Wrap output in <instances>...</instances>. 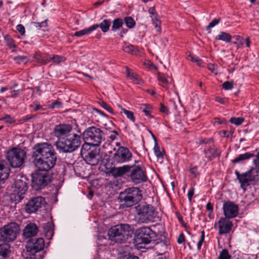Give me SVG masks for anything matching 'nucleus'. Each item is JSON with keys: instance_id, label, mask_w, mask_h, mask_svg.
I'll list each match as a JSON object with an SVG mask.
<instances>
[{"instance_id": "72a5a7b5", "label": "nucleus", "mask_w": 259, "mask_h": 259, "mask_svg": "<svg viewBox=\"0 0 259 259\" xmlns=\"http://www.w3.org/2000/svg\"><path fill=\"white\" fill-rule=\"evenodd\" d=\"M47 21L48 19H46L41 22H33L32 23V24L33 26L36 29H41L43 31H45L47 29L48 27Z\"/></svg>"}, {"instance_id": "2eb2a0df", "label": "nucleus", "mask_w": 259, "mask_h": 259, "mask_svg": "<svg viewBox=\"0 0 259 259\" xmlns=\"http://www.w3.org/2000/svg\"><path fill=\"white\" fill-rule=\"evenodd\" d=\"M72 127L69 124H59L55 126L53 130V135L56 137L57 140H64L65 138L71 133Z\"/></svg>"}, {"instance_id": "f03ea898", "label": "nucleus", "mask_w": 259, "mask_h": 259, "mask_svg": "<svg viewBox=\"0 0 259 259\" xmlns=\"http://www.w3.org/2000/svg\"><path fill=\"white\" fill-rule=\"evenodd\" d=\"M129 172V178L135 184L144 183L148 180L145 169L135 164L124 165L119 167L113 166L108 169V172L114 178L121 177Z\"/></svg>"}, {"instance_id": "6e6d98bb", "label": "nucleus", "mask_w": 259, "mask_h": 259, "mask_svg": "<svg viewBox=\"0 0 259 259\" xmlns=\"http://www.w3.org/2000/svg\"><path fill=\"white\" fill-rule=\"evenodd\" d=\"M189 58L191 61L197 63L199 66L201 65L202 61L198 57L193 55H189Z\"/></svg>"}, {"instance_id": "4c0bfd02", "label": "nucleus", "mask_w": 259, "mask_h": 259, "mask_svg": "<svg viewBox=\"0 0 259 259\" xmlns=\"http://www.w3.org/2000/svg\"><path fill=\"white\" fill-rule=\"evenodd\" d=\"M4 39L6 42V45L10 48H15L16 46L15 44V41L9 35H6L4 36Z\"/></svg>"}, {"instance_id": "a211bd4d", "label": "nucleus", "mask_w": 259, "mask_h": 259, "mask_svg": "<svg viewBox=\"0 0 259 259\" xmlns=\"http://www.w3.org/2000/svg\"><path fill=\"white\" fill-rule=\"evenodd\" d=\"M220 235L229 233L231 230L233 224L229 219L221 218L218 221Z\"/></svg>"}, {"instance_id": "5701e85b", "label": "nucleus", "mask_w": 259, "mask_h": 259, "mask_svg": "<svg viewBox=\"0 0 259 259\" xmlns=\"http://www.w3.org/2000/svg\"><path fill=\"white\" fill-rule=\"evenodd\" d=\"M111 25V22L109 20L104 19L99 24H95L92 25V27H94V30H96L98 28L100 27L102 31L104 33L107 32L109 30V27Z\"/></svg>"}, {"instance_id": "09e8293b", "label": "nucleus", "mask_w": 259, "mask_h": 259, "mask_svg": "<svg viewBox=\"0 0 259 259\" xmlns=\"http://www.w3.org/2000/svg\"><path fill=\"white\" fill-rule=\"evenodd\" d=\"M49 106L50 108L59 109L62 108V104L60 101L56 100L54 102L50 105Z\"/></svg>"}, {"instance_id": "2f4dec72", "label": "nucleus", "mask_w": 259, "mask_h": 259, "mask_svg": "<svg viewBox=\"0 0 259 259\" xmlns=\"http://www.w3.org/2000/svg\"><path fill=\"white\" fill-rule=\"evenodd\" d=\"M34 60L41 65H46V59H45V54H42L39 52H36L34 55Z\"/></svg>"}, {"instance_id": "0e129e2a", "label": "nucleus", "mask_w": 259, "mask_h": 259, "mask_svg": "<svg viewBox=\"0 0 259 259\" xmlns=\"http://www.w3.org/2000/svg\"><path fill=\"white\" fill-rule=\"evenodd\" d=\"M112 134H111L109 138L112 141H113L116 138V137L118 135V134L117 132L115 130L112 131Z\"/></svg>"}, {"instance_id": "dca6fc26", "label": "nucleus", "mask_w": 259, "mask_h": 259, "mask_svg": "<svg viewBox=\"0 0 259 259\" xmlns=\"http://www.w3.org/2000/svg\"><path fill=\"white\" fill-rule=\"evenodd\" d=\"M223 210L225 218L232 219L235 218L238 215L239 208L234 202L227 201L223 203Z\"/></svg>"}, {"instance_id": "f8f14e48", "label": "nucleus", "mask_w": 259, "mask_h": 259, "mask_svg": "<svg viewBox=\"0 0 259 259\" xmlns=\"http://www.w3.org/2000/svg\"><path fill=\"white\" fill-rule=\"evenodd\" d=\"M257 172L258 171L253 167H251L247 172L242 174H240L237 170L235 171L237 179L240 183V187L243 189H245L246 187L249 186L251 182L256 180Z\"/></svg>"}, {"instance_id": "bf43d9fd", "label": "nucleus", "mask_w": 259, "mask_h": 259, "mask_svg": "<svg viewBox=\"0 0 259 259\" xmlns=\"http://www.w3.org/2000/svg\"><path fill=\"white\" fill-rule=\"evenodd\" d=\"M159 110L160 112L168 114V109L166 106H165L163 104L160 103V108Z\"/></svg>"}, {"instance_id": "cd10ccee", "label": "nucleus", "mask_w": 259, "mask_h": 259, "mask_svg": "<svg viewBox=\"0 0 259 259\" xmlns=\"http://www.w3.org/2000/svg\"><path fill=\"white\" fill-rule=\"evenodd\" d=\"M23 195H20V193H16V192H15V190H14L13 192L10 195V200L12 203L17 204L23 198Z\"/></svg>"}, {"instance_id": "5fc2aeb1", "label": "nucleus", "mask_w": 259, "mask_h": 259, "mask_svg": "<svg viewBox=\"0 0 259 259\" xmlns=\"http://www.w3.org/2000/svg\"><path fill=\"white\" fill-rule=\"evenodd\" d=\"M215 100L223 104V105H226L228 103V99L226 98H222L221 97H216L215 98Z\"/></svg>"}, {"instance_id": "b1692460", "label": "nucleus", "mask_w": 259, "mask_h": 259, "mask_svg": "<svg viewBox=\"0 0 259 259\" xmlns=\"http://www.w3.org/2000/svg\"><path fill=\"white\" fill-rule=\"evenodd\" d=\"M9 169L6 166L5 162H0V181L5 180L8 178Z\"/></svg>"}, {"instance_id": "9d476101", "label": "nucleus", "mask_w": 259, "mask_h": 259, "mask_svg": "<svg viewBox=\"0 0 259 259\" xmlns=\"http://www.w3.org/2000/svg\"><path fill=\"white\" fill-rule=\"evenodd\" d=\"M25 157V151L17 148H13L8 150L6 154L7 159L13 167L21 166L24 162Z\"/></svg>"}, {"instance_id": "1a4fd4ad", "label": "nucleus", "mask_w": 259, "mask_h": 259, "mask_svg": "<svg viewBox=\"0 0 259 259\" xmlns=\"http://www.w3.org/2000/svg\"><path fill=\"white\" fill-rule=\"evenodd\" d=\"M85 143L90 144L93 147L99 146L103 139V133L98 127L91 126L87 128L82 134Z\"/></svg>"}, {"instance_id": "0eeeda50", "label": "nucleus", "mask_w": 259, "mask_h": 259, "mask_svg": "<svg viewBox=\"0 0 259 259\" xmlns=\"http://www.w3.org/2000/svg\"><path fill=\"white\" fill-rule=\"evenodd\" d=\"M80 154L84 161L92 166L98 164L102 158L99 149L87 143H84L82 145Z\"/></svg>"}, {"instance_id": "774afa93", "label": "nucleus", "mask_w": 259, "mask_h": 259, "mask_svg": "<svg viewBox=\"0 0 259 259\" xmlns=\"http://www.w3.org/2000/svg\"><path fill=\"white\" fill-rule=\"evenodd\" d=\"M34 117V116L32 115H27L26 116L22 118L21 119L22 121L23 122H27L29 121L30 119L33 118Z\"/></svg>"}, {"instance_id": "7c9ffc66", "label": "nucleus", "mask_w": 259, "mask_h": 259, "mask_svg": "<svg viewBox=\"0 0 259 259\" xmlns=\"http://www.w3.org/2000/svg\"><path fill=\"white\" fill-rule=\"evenodd\" d=\"M123 24V21L121 18H116L113 20L112 25L111 26V30L113 31H116L119 29Z\"/></svg>"}, {"instance_id": "a18cd8bd", "label": "nucleus", "mask_w": 259, "mask_h": 259, "mask_svg": "<svg viewBox=\"0 0 259 259\" xmlns=\"http://www.w3.org/2000/svg\"><path fill=\"white\" fill-rule=\"evenodd\" d=\"M14 60H15L18 63H26L28 61V59L27 57L24 56H18L14 58Z\"/></svg>"}, {"instance_id": "338daca9", "label": "nucleus", "mask_w": 259, "mask_h": 259, "mask_svg": "<svg viewBox=\"0 0 259 259\" xmlns=\"http://www.w3.org/2000/svg\"><path fill=\"white\" fill-rule=\"evenodd\" d=\"M21 90H14L11 92V96L12 98H16L21 92Z\"/></svg>"}, {"instance_id": "49530a36", "label": "nucleus", "mask_w": 259, "mask_h": 259, "mask_svg": "<svg viewBox=\"0 0 259 259\" xmlns=\"http://www.w3.org/2000/svg\"><path fill=\"white\" fill-rule=\"evenodd\" d=\"M220 21V19H214L211 22H210L208 25L206 27V30L208 31V33H210L211 31L210 29L212 27L215 26L217 24H218Z\"/></svg>"}, {"instance_id": "e433bc0d", "label": "nucleus", "mask_w": 259, "mask_h": 259, "mask_svg": "<svg viewBox=\"0 0 259 259\" xmlns=\"http://www.w3.org/2000/svg\"><path fill=\"white\" fill-rule=\"evenodd\" d=\"M44 229L45 233H46V235L50 236L51 237L53 236V233L52 229V224L51 223H47L44 227Z\"/></svg>"}, {"instance_id": "423d86ee", "label": "nucleus", "mask_w": 259, "mask_h": 259, "mask_svg": "<svg viewBox=\"0 0 259 259\" xmlns=\"http://www.w3.org/2000/svg\"><path fill=\"white\" fill-rule=\"evenodd\" d=\"M81 144V137L76 134H70L64 140L55 142L56 148L64 153H71L77 149Z\"/></svg>"}, {"instance_id": "c756f323", "label": "nucleus", "mask_w": 259, "mask_h": 259, "mask_svg": "<svg viewBox=\"0 0 259 259\" xmlns=\"http://www.w3.org/2000/svg\"><path fill=\"white\" fill-rule=\"evenodd\" d=\"M140 110L143 112L145 115L149 118H152L151 112L152 110V107L150 104H142L140 108Z\"/></svg>"}, {"instance_id": "f3484780", "label": "nucleus", "mask_w": 259, "mask_h": 259, "mask_svg": "<svg viewBox=\"0 0 259 259\" xmlns=\"http://www.w3.org/2000/svg\"><path fill=\"white\" fill-rule=\"evenodd\" d=\"M45 246V241L42 238H38L37 239H31L27 241L25 245L26 249L31 250L34 253L39 254Z\"/></svg>"}, {"instance_id": "f257e3e1", "label": "nucleus", "mask_w": 259, "mask_h": 259, "mask_svg": "<svg viewBox=\"0 0 259 259\" xmlns=\"http://www.w3.org/2000/svg\"><path fill=\"white\" fill-rule=\"evenodd\" d=\"M32 159L38 170L32 174L31 185L33 189L38 190L51 182L53 177L49 170L56 164L57 154L51 143H38L32 148Z\"/></svg>"}, {"instance_id": "a19ab883", "label": "nucleus", "mask_w": 259, "mask_h": 259, "mask_svg": "<svg viewBox=\"0 0 259 259\" xmlns=\"http://www.w3.org/2000/svg\"><path fill=\"white\" fill-rule=\"evenodd\" d=\"M152 21L153 24L157 28V31L158 32L160 31V21L158 18V15H156L154 17H152Z\"/></svg>"}, {"instance_id": "4468645a", "label": "nucleus", "mask_w": 259, "mask_h": 259, "mask_svg": "<svg viewBox=\"0 0 259 259\" xmlns=\"http://www.w3.org/2000/svg\"><path fill=\"white\" fill-rule=\"evenodd\" d=\"M46 204L44 197L41 196L34 197L31 198L26 204L25 211L28 213L36 212L40 211L41 208Z\"/></svg>"}, {"instance_id": "473e14b6", "label": "nucleus", "mask_w": 259, "mask_h": 259, "mask_svg": "<svg viewBox=\"0 0 259 259\" xmlns=\"http://www.w3.org/2000/svg\"><path fill=\"white\" fill-rule=\"evenodd\" d=\"M94 28L92 27V26H91L90 27L76 31L74 33V36L77 37H81L83 35L89 34L94 31Z\"/></svg>"}, {"instance_id": "8fccbe9b", "label": "nucleus", "mask_w": 259, "mask_h": 259, "mask_svg": "<svg viewBox=\"0 0 259 259\" xmlns=\"http://www.w3.org/2000/svg\"><path fill=\"white\" fill-rule=\"evenodd\" d=\"M157 79L159 81L161 82L163 84L168 83L167 78L163 73H158L157 74Z\"/></svg>"}, {"instance_id": "7ed1b4c3", "label": "nucleus", "mask_w": 259, "mask_h": 259, "mask_svg": "<svg viewBox=\"0 0 259 259\" xmlns=\"http://www.w3.org/2000/svg\"><path fill=\"white\" fill-rule=\"evenodd\" d=\"M142 198L141 191L137 187H130L120 193V208L130 207L137 204Z\"/></svg>"}, {"instance_id": "393cba45", "label": "nucleus", "mask_w": 259, "mask_h": 259, "mask_svg": "<svg viewBox=\"0 0 259 259\" xmlns=\"http://www.w3.org/2000/svg\"><path fill=\"white\" fill-rule=\"evenodd\" d=\"M126 71L127 76L132 79L135 83L141 84L143 83L142 80L137 73L134 72L131 73L130 69L128 68H126Z\"/></svg>"}, {"instance_id": "4d7b16f0", "label": "nucleus", "mask_w": 259, "mask_h": 259, "mask_svg": "<svg viewBox=\"0 0 259 259\" xmlns=\"http://www.w3.org/2000/svg\"><path fill=\"white\" fill-rule=\"evenodd\" d=\"M17 30L19 32V33L21 35H23L25 33V27L24 26L21 24H18L17 26Z\"/></svg>"}, {"instance_id": "bb28decb", "label": "nucleus", "mask_w": 259, "mask_h": 259, "mask_svg": "<svg viewBox=\"0 0 259 259\" xmlns=\"http://www.w3.org/2000/svg\"><path fill=\"white\" fill-rule=\"evenodd\" d=\"M231 38L232 37L230 34L223 31L220 32L215 38L216 40H222L226 42H230Z\"/></svg>"}, {"instance_id": "69168bd1", "label": "nucleus", "mask_w": 259, "mask_h": 259, "mask_svg": "<svg viewBox=\"0 0 259 259\" xmlns=\"http://www.w3.org/2000/svg\"><path fill=\"white\" fill-rule=\"evenodd\" d=\"M189 171L191 172V174H193L195 176H197V175L198 174L197 167H194L191 168L189 169Z\"/></svg>"}, {"instance_id": "9b49d317", "label": "nucleus", "mask_w": 259, "mask_h": 259, "mask_svg": "<svg viewBox=\"0 0 259 259\" xmlns=\"http://www.w3.org/2000/svg\"><path fill=\"white\" fill-rule=\"evenodd\" d=\"M115 152L111 157L112 165H116L130 161L132 157V153L129 149L123 146H120L116 150L114 148ZM115 167V166H114Z\"/></svg>"}, {"instance_id": "ea45409f", "label": "nucleus", "mask_w": 259, "mask_h": 259, "mask_svg": "<svg viewBox=\"0 0 259 259\" xmlns=\"http://www.w3.org/2000/svg\"><path fill=\"white\" fill-rule=\"evenodd\" d=\"M218 259H231V255L227 249H223L220 252Z\"/></svg>"}, {"instance_id": "3c124183", "label": "nucleus", "mask_w": 259, "mask_h": 259, "mask_svg": "<svg viewBox=\"0 0 259 259\" xmlns=\"http://www.w3.org/2000/svg\"><path fill=\"white\" fill-rule=\"evenodd\" d=\"M29 107L33 108L34 111L42 109V106L37 101L34 102L32 104L29 105Z\"/></svg>"}, {"instance_id": "a878e982", "label": "nucleus", "mask_w": 259, "mask_h": 259, "mask_svg": "<svg viewBox=\"0 0 259 259\" xmlns=\"http://www.w3.org/2000/svg\"><path fill=\"white\" fill-rule=\"evenodd\" d=\"M253 156V154L246 152L244 154H241L239 155L238 157H236L235 158L232 160V162L234 163H238L244 160L248 159Z\"/></svg>"}, {"instance_id": "f704fd0d", "label": "nucleus", "mask_w": 259, "mask_h": 259, "mask_svg": "<svg viewBox=\"0 0 259 259\" xmlns=\"http://www.w3.org/2000/svg\"><path fill=\"white\" fill-rule=\"evenodd\" d=\"M154 152L157 158H163L164 151L163 150H161L157 142L154 143Z\"/></svg>"}, {"instance_id": "79ce46f5", "label": "nucleus", "mask_w": 259, "mask_h": 259, "mask_svg": "<svg viewBox=\"0 0 259 259\" xmlns=\"http://www.w3.org/2000/svg\"><path fill=\"white\" fill-rule=\"evenodd\" d=\"M244 121V119L242 117H232L230 119V122L236 125H241Z\"/></svg>"}, {"instance_id": "58836bf2", "label": "nucleus", "mask_w": 259, "mask_h": 259, "mask_svg": "<svg viewBox=\"0 0 259 259\" xmlns=\"http://www.w3.org/2000/svg\"><path fill=\"white\" fill-rule=\"evenodd\" d=\"M118 107L121 108L122 112L126 115L128 119H130L133 122H135V117L133 112L127 110L125 108H122L120 105H118Z\"/></svg>"}, {"instance_id": "c85d7f7f", "label": "nucleus", "mask_w": 259, "mask_h": 259, "mask_svg": "<svg viewBox=\"0 0 259 259\" xmlns=\"http://www.w3.org/2000/svg\"><path fill=\"white\" fill-rule=\"evenodd\" d=\"M42 256L37 253H34L31 250L26 249L24 254V259H42Z\"/></svg>"}, {"instance_id": "412c9836", "label": "nucleus", "mask_w": 259, "mask_h": 259, "mask_svg": "<svg viewBox=\"0 0 259 259\" xmlns=\"http://www.w3.org/2000/svg\"><path fill=\"white\" fill-rule=\"evenodd\" d=\"M11 252V246L9 244L5 243L0 244V259L9 257Z\"/></svg>"}, {"instance_id": "20e7f679", "label": "nucleus", "mask_w": 259, "mask_h": 259, "mask_svg": "<svg viewBox=\"0 0 259 259\" xmlns=\"http://www.w3.org/2000/svg\"><path fill=\"white\" fill-rule=\"evenodd\" d=\"M135 209L139 223L147 224L155 222L157 212L151 204L142 202L135 206Z\"/></svg>"}, {"instance_id": "6ab92c4d", "label": "nucleus", "mask_w": 259, "mask_h": 259, "mask_svg": "<svg viewBox=\"0 0 259 259\" xmlns=\"http://www.w3.org/2000/svg\"><path fill=\"white\" fill-rule=\"evenodd\" d=\"M16 193L24 195L27 190V184L25 181V178L21 177L17 178L14 184V190Z\"/></svg>"}, {"instance_id": "37998d69", "label": "nucleus", "mask_w": 259, "mask_h": 259, "mask_svg": "<svg viewBox=\"0 0 259 259\" xmlns=\"http://www.w3.org/2000/svg\"><path fill=\"white\" fill-rule=\"evenodd\" d=\"M99 104L102 107H103L104 109L108 111L112 115H114L115 114L112 108L109 105H108L105 102L103 101H101L100 102H99Z\"/></svg>"}, {"instance_id": "c03bdc74", "label": "nucleus", "mask_w": 259, "mask_h": 259, "mask_svg": "<svg viewBox=\"0 0 259 259\" xmlns=\"http://www.w3.org/2000/svg\"><path fill=\"white\" fill-rule=\"evenodd\" d=\"M65 60V58L60 55H53V62L56 64H59L61 62L64 61Z\"/></svg>"}, {"instance_id": "4be33fe9", "label": "nucleus", "mask_w": 259, "mask_h": 259, "mask_svg": "<svg viewBox=\"0 0 259 259\" xmlns=\"http://www.w3.org/2000/svg\"><path fill=\"white\" fill-rule=\"evenodd\" d=\"M203 152L207 161H211L212 158H216L220 156V153L215 148L209 147L204 149Z\"/></svg>"}, {"instance_id": "39448f33", "label": "nucleus", "mask_w": 259, "mask_h": 259, "mask_svg": "<svg viewBox=\"0 0 259 259\" xmlns=\"http://www.w3.org/2000/svg\"><path fill=\"white\" fill-rule=\"evenodd\" d=\"M132 231L128 224L117 225L111 227L108 231L109 239L116 243H121L132 237Z\"/></svg>"}, {"instance_id": "13d9d810", "label": "nucleus", "mask_w": 259, "mask_h": 259, "mask_svg": "<svg viewBox=\"0 0 259 259\" xmlns=\"http://www.w3.org/2000/svg\"><path fill=\"white\" fill-rule=\"evenodd\" d=\"M3 120H4L6 122L10 124L14 122V118L9 115H7L6 116H5L3 118Z\"/></svg>"}, {"instance_id": "de8ad7c7", "label": "nucleus", "mask_w": 259, "mask_h": 259, "mask_svg": "<svg viewBox=\"0 0 259 259\" xmlns=\"http://www.w3.org/2000/svg\"><path fill=\"white\" fill-rule=\"evenodd\" d=\"M222 88L225 90H230L233 88V82L226 81L222 84Z\"/></svg>"}, {"instance_id": "6e6552de", "label": "nucleus", "mask_w": 259, "mask_h": 259, "mask_svg": "<svg viewBox=\"0 0 259 259\" xmlns=\"http://www.w3.org/2000/svg\"><path fill=\"white\" fill-rule=\"evenodd\" d=\"M20 231L19 225L11 222L0 228V242H10L14 241Z\"/></svg>"}, {"instance_id": "864d4df0", "label": "nucleus", "mask_w": 259, "mask_h": 259, "mask_svg": "<svg viewBox=\"0 0 259 259\" xmlns=\"http://www.w3.org/2000/svg\"><path fill=\"white\" fill-rule=\"evenodd\" d=\"M134 47L132 45H125L123 47V50L126 53L133 54Z\"/></svg>"}, {"instance_id": "603ef678", "label": "nucleus", "mask_w": 259, "mask_h": 259, "mask_svg": "<svg viewBox=\"0 0 259 259\" xmlns=\"http://www.w3.org/2000/svg\"><path fill=\"white\" fill-rule=\"evenodd\" d=\"M204 238H205L204 231H202L201 232V238L197 243V248L198 250H200L201 246L202 245V243H203V242L204 241Z\"/></svg>"}, {"instance_id": "e2e57ef3", "label": "nucleus", "mask_w": 259, "mask_h": 259, "mask_svg": "<svg viewBox=\"0 0 259 259\" xmlns=\"http://www.w3.org/2000/svg\"><path fill=\"white\" fill-rule=\"evenodd\" d=\"M194 188H191L188 191V199L190 201H191L192 200V198L194 195Z\"/></svg>"}, {"instance_id": "680f3d73", "label": "nucleus", "mask_w": 259, "mask_h": 259, "mask_svg": "<svg viewBox=\"0 0 259 259\" xmlns=\"http://www.w3.org/2000/svg\"><path fill=\"white\" fill-rule=\"evenodd\" d=\"M185 236L183 233H181L177 239V242L178 244H182L185 241Z\"/></svg>"}, {"instance_id": "c9c22d12", "label": "nucleus", "mask_w": 259, "mask_h": 259, "mask_svg": "<svg viewBox=\"0 0 259 259\" xmlns=\"http://www.w3.org/2000/svg\"><path fill=\"white\" fill-rule=\"evenodd\" d=\"M124 21L126 27L130 29L133 28L136 25L135 21L130 16L125 17L124 19Z\"/></svg>"}, {"instance_id": "ddd939ff", "label": "nucleus", "mask_w": 259, "mask_h": 259, "mask_svg": "<svg viewBox=\"0 0 259 259\" xmlns=\"http://www.w3.org/2000/svg\"><path fill=\"white\" fill-rule=\"evenodd\" d=\"M137 238L141 240V243L148 244L155 241L157 235L149 227H142L136 231Z\"/></svg>"}, {"instance_id": "052dcab7", "label": "nucleus", "mask_w": 259, "mask_h": 259, "mask_svg": "<svg viewBox=\"0 0 259 259\" xmlns=\"http://www.w3.org/2000/svg\"><path fill=\"white\" fill-rule=\"evenodd\" d=\"M208 69L211 71L212 72L217 73V67L215 65L212 64H209L207 66Z\"/></svg>"}, {"instance_id": "aec40b11", "label": "nucleus", "mask_w": 259, "mask_h": 259, "mask_svg": "<svg viewBox=\"0 0 259 259\" xmlns=\"http://www.w3.org/2000/svg\"><path fill=\"white\" fill-rule=\"evenodd\" d=\"M38 231V228L34 223H29L23 230V236L26 238H31L35 236Z\"/></svg>"}]
</instances>
